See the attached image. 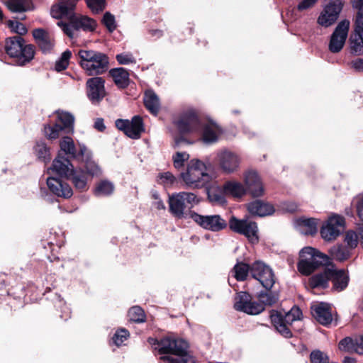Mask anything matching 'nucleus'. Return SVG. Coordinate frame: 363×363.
Instances as JSON below:
<instances>
[{"label": "nucleus", "mask_w": 363, "mask_h": 363, "mask_svg": "<svg viewBox=\"0 0 363 363\" xmlns=\"http://www.w3.org/2000/svg\"><path fill=\"white\" fill-rule=\"evenodd\" d=\"M130 320L137 323H143L145 320V315L143 310L139 306H133L128 311Z\"/></svg>", "instance_id": "nucleus-43"}, {"label": "nucleus", "mask_w": 363, "mask_h": 363, "mask_svg": "<svg viewBox=\"0 0 363 363\" xmlns=\"http://www.w3.org/2000/svg\"><path fill=\"white\" fill-rule=\"evenodd\" d=\"M318 220L315 218H302L298 221L300 231L305 235H313L318 230Z\"/></svg>", "instance_id": "nucleus-35"}, {"label": "nucleus", "mask_w": 363, "mask_h": 363, "mask_svg": "<svg viewBox=\"0 0 363 363\" xmlns=\"http://www.w3.org/2000/svg\"><path fill=\"white\" fill-rule=\"evenodd\" d=\"M129 336V333L125 329H120L116 332L113 337V342L117 345H121Z\"/></svg>", "instance_id": "nucleus-49"}, {"label": "nucleus", "mask_w": 363, "mask_h": 363, "mask_svg": "<svg viewBox=\"0 0 363 363\" xmlns=\"http://www.w3.org/2000/svg\"><path fill=\"white\" fill-rule=\"evenodd\" d=\"M5 4L11 12L19 14L18 18L20 20L26 18L23 13L30 9V5L26 0H8Z\"/></svg>", "instance_id": "nucleus-31"}, {"label": "nucleus", "mask_w": 363, "mask_h": 363, "mask_svg": "<svg viewBox=\"0 0 363 363\" xmlns=\"http://www.w3.org/2000/svg\"><path fill=\"white\" fill-rule=\"evenodd\" d=\"M352 203L355 205L357 215L363 220V196L354 197Z\"/></svg>", "instance_id": "nucleus-55"}, {"label": "nucleus", "mask_w": 363, "mask_h": 363, "mask_svg": "<svg viewBox=\"0 0 363 363\" xmlns=\"http://www.w3.org/2000/svg\"><path fill=\"white\" fill-rule=\"evenodd\" d=\"M355 340L350 337H345L339 342V349L344 351L354 350Z\"/></svg>", "instance_id": "nucleus-52"}, {"label": "nucleus", "mask_w": 363, "mask_h": 363, "mask_svg": "<svg viewBox=\"0 0 363 363\" xmlns=\"http://www.w3.org/2000/svg\"><path fill=\"white\" fill-rule=\"evenodd\" d=\"M45 136L49 140L61 138L60 150L53 160L52 170L55 177H49L47 184L56 196L67 198L68 181V113L57 111L53 116V121L44 127Z\"/></svg>", "instance_id": "nucleus-1"}, {"label": "nucleus", "mask_w": 363, "mask_h": 363, "mask_svg": "<svg viewBox=\"0 0 363 363\" xmlns=\"http://www.w3.org/2000/svg\"><path fill=\"white\" fill-rule=\"evenodd\" d=\"M345 242L347 244L346 247L352 251V250L357 247L358 245L357 233L352 230L347 232L345 236Z\"/></svg>", "instance_id": "nucleus-46"}, {"label": "nucleus", "mask_w": 363, "mask_h": 363, "mask_svg": "<svg viewBox=\"0 0 363 363\" xmlns=\"http://www.w3.org/2000/svg\"><path fill=\"white\" fill-rule=\"evenodd\" d=\"M114 190L115 186L112 182L102 179L96 184L94 194L96 196H108L111 195Z\"/></svg>", "instance_id": "nucleus-34"}, {"label": "nucleus", "mask_w": 363, "mask_h": 363, "mask_svg": "<svg viewBox=\"0 0 363 363\" xmlns=\"http://www.w3.org/2000/svg\"><path fill=\"white\" fill-rule=\"evenodd\" d=\"M178 130L183 134L197 132L200 128V123L196 113L189 110L184 112L174 122Z\"/></svg>", "instance_id": "nucleus-17"}, {"label": "nucleus", "mask_w": 363, "mask_h": 363, "mask_svg": "<svg viewBox=\"0 0 363 363\" xmlns=\"http://www.w3.org/2000/svg\"><path fill=\"white\" fill-rule=\"evenodd\" d=\"M331 281L333 282V290L339 292L347 288L350 277L346 270L337 269L335 265L332 264Z\"/></svg>", "instance_id": "nucleus-25"}, {"label": "nucleus", "mask_w": 363, "mask_h": 363, "mask_svg": "<svg viewBox=\"0 0 363 363\" xmlns=\"http://www.w3.org/2000/svg\"><path fill=\"white\" fill-rule=\"evenodd\" d=\"M331 270L332 264L325 268L323 272L311 277L309 280V286L312 289L327 288L329 285V281L331 280Z\"/></svg>", "instance_id": "nucleus-28"}, {"label": "nucleus", "mask_w": 363, "mask_h": 363, "mask_svg": "<svg viewBox=\"0 0 363 363\" xmlns=\"http://www.w3.org/2000/svg\"><path fill=\"white\" fill-rule=\"evenodd\" d=\"M352 1L358 12L354 30L350 37V45L351 52L359 55L363 53V0Z\"/></svg>", "instance_id": "nucleus-7"}, {"label": "nucleus", "mask_w": 363, "mask_h": 363, "mask_svg": "<svg viewBox=\"0 0 363 363\" xmlns=\"http://www.w3.org/2000/svg\"><path fill=\"white\" fill-rule=\"evenodd\" d=\"M208 198L212 202L223 204L225 203V199L223 194L218 191L211 190L208 192Z\"/></svg>", "instance_id": "nucleus-54"}, {"label": "nucleus", "mask_w": 363, "mask_h": 363, "mask_svg": "<svg viewBox=\"0 0 363 363\" xmlns=\"http://www.w3.org/2000/svg\"><path fill=\"white\" fill-rule=\"evenodd\" d=\"M199 203V199L194 193L179 192L169 196L170 212L177 218L184 216V209L186 204L194 206Z\"/></svg>", "instance_id": "nucleus-9"}, {"label": "nucleus", "mask_w": 363, "mask_h": 363, "mask_svg": "<svg viewBox=\"0 0 363 363\" xmlns=\"http://www.w3.org/2000/svg\"><path fill=\"white\" fill-rule=\"evenodd\" d=\"M316 1L317 0H300L297 9L298 11L306 10L312 7Z\"/></svg>", "instance_id": "nucleus-56"}, {"label": "nucleus", "mask_w": 363, "mask_h": 363, "mask_svg": "<svg viewBox=\"0 0 363 363\" xmlns=\"http://www.w3.org/2000/svg\"><path fill=\"white\" fill-rule=\"evenodd\" d=\"M177 181L176 177L169 172L159 173L157 182L164 187L172 186Z\"/></svg>", "instance_id": "nucleus-42"}, {"label": "nucleus", "mask_w": 363, "mask_h": 363, "mask_svg": "<svg viewBox=\"0 0 363 363\" xmlns=\"http://www.w3.org/2000/svg\"><path fill=\"white\" fill-rule=\"evenodd\" d=\"M183 140L182 138H178V139H176L175 140V146H179L180 143Z\"/></svg>", "instance_id": "nucleus-64"}, {"label": "nucleus", "mask_w": 363, "mask_h": 363, "mask_svg": "<svg viewBox=\"0 0 363 363\" xmlns=\"http://www.w3.org/2000/svg\"><path fill=\"white\" fill-rule=\"evenodd\" d=\"M272 323L277 331L285 337H291V332L284 322V317L281 314L276 312L271 315Z\"/></svg>", "instance_id": "nucleus-33"}, {"label": "nucleus", "mask_w": 363, "mask_h": 363, "mask_svg": "<svg viewBox=\"0 0 363 363\" xmlns=\"http://www.w3.org/2000/svg\"><path fill=\"white\" fill-rule=\"evenodd\" d=\"M74 118L72 115L69 114V133L73 132V123H74Z\"/></svg>", "instance_id": "nucleus-62"}, {"label": "nucleus", "mask_w": 363, "mask_h": 363, "mask_svg": "<svg viewBox=\"0 0 363 363\" xmlns=\"http://www.w3.org/2000/svg\"><path fill=\"white\" fill-rule=\"evenodd\" d=\"M259 301L265 306H272L279 300V294L277 292L267 291L260 292L258 296Z\"/></svg>", "instance_id": "nucleus-39"}, {"label": "nucleus", "mask_w": 363, "mask_h": 363, "mask_svg": "<svg viewBox=\"0 0 363 363\" xmlns=\"http://www.w3.org/2000/svg\"><path fill=\"white\" fill-rule=\"evenodd\" d=\"M341 0H334L330 2L323 9L318 18V23L324 27L331 26L337 20L342 9Z\"/></svg>", "instance_id": "nucleus-20"}, {"label": "nucleus", "mask_w": 363, "mask_h": 363, "mask_svg": "<svg viewBox=\"0 0 363 363\" xmlns=\"http://www.w3.org/2000/svg\"><path fill=\"white\" fill-rule=\"evenodd\" d=\"M109 74L119 88L123 89L128 86L130 82L129 73L125 68L118 67L111 69L109 71Z\"/></svg>", "instance_id": "nucleus-30"}, {"label": "nucleus", "mask_w": 363, "mask_h": 363, "mask_svg": "<svg viewBox=\"0 0 363 363\" xmlns=\"http://www.w3.org/2000/svg\"><path fill=\"white\" fill-rule=\"evenodd\" d=\"M221 133L220 128L216 123L208 122L203 126L202 140L207 144L216 143Z\"/></svg>", "instance_id": "nucleus-27"}, {"label": "nucleus", "mask_w": 363, "mask_h": 363, "mask_svg": "<svg viewBox=\"0 0 363 363\" xmlns=\"http://www.w3.org/2000/svg\"><path fill=\"white\" fill-rule=\"evenodd\" d=\"M69 179H72V183L77 189L79 190L86 189V179L82 172L74 171L69 168Z\"/></svg>", "instance_id": "nucleus-38"}, {"label": "nucleus", "mask_w": 363, "mask_h": 363, "mask_svg": "<svg viewBox=\"0 0 363 363\" xmlns=\"http://www.w3.org/2000/svg\"><path fill=\"white\" fill-rule=\"evenodd\" d=\"M5 50L11 57L17 58L18 65L23 66L34 57V48L31 45H24L20 36L9 38L6 40Z\"/></svg>", "instance_id": "nucleus-5"}, {"label": "nucleus", "mask_w": 363, "mask_h": 363, "mask_svg": "<svg viewBox=\"0 0 363 363\" xmlns=\"http://www.w3.org/2000/svg\"><path fill=\"white\" fill-rule=\"evenodd\" d=\"M103 23L109 31H113L116 29L115 18L109 12H106L103 17Z\"/></svg>", "instance_id": "nucleus-53"}, {"label": "nucleus", "mask_w": 363, "mask_h": 363, "mask_svg": "<svg viewBox=\"0 0 363 363\" xmlns=\"http://www.w3.org/2000/svg\"><path fill=\"white\" fill-rule=\"evenodd\" d=\"M301 311L297 307H293L289 311L285 313L284 316V324L288 327L289 325L297 320H299L301 316Z\"/></svg>", "instance_id": "nucleus-44"}, {"label": "nucleus", "mask_w": 363, "mask_h": 363, "mask_svg": "<svg viewBox=\"0 0 363 363\" xmlns=\"http://www.w3.org/2000/svg\"><path fill=\"white\" fill-rule=\"evenodd\" d=\"M250 274L267 290L272 289L275 283V277L272 269L262 262H255L250 266Z\"/></svg>", "instance_id": "nucleus-13"}, {"label": "nucleus", "mask_w": 363, "mask_h": 363, "mask_svg": "<svg viewBox=\"0 0 363 363\" xmlns=\"http://www.w3.org/2000/svg\"><path fill=\"white\" fill-rule=\"evenodd\" d=\"M189 159V155L186 152H177L172 156V161L174 167L180 169L182 167L184 166L186 162H187Z\"/></svg>", "instance_id": "nucleus-45"}, {"label": "nucleus", "mask_w": 363, "mask_h": 363, "mask_svg": "<svg viewBox=\"0 0 363 363\" xmlns=\"http://www.w3.org/2000/svg\"><path fill=\"white\" fill-rule=\"evenodd\" d=\"M345 225V218L339 215L330 216L320 230L322 238L327 241L335 240L341 233Z\"/></svg>", "instance_id": "nucleus-16"}, {"label": "nucleus", "mask_w": 363, "mask_h": 363, "mask_svg": "<svg viewBox=\"0 0 363 363\" xmlns=\"http://www.w3.org/2000/svg\"><path fill=\"white\" fill-rule=\"evenodd\" d=\"M247 210L251 214L260 217L270 216L274 212L272 205L260 200L248 203Z\"/></svg>", "instance_id": "nucleus-26"}, {"label": "nucleus", "mask_w": 363, "mask_h": 363, "mask_svg": "<svg viewBox=\"0 0 363 363\" xmlns=\"http://www.w3.org/2000/svg\"><path fill=\"white\" fill-rule=\"evenodd\" d=\"M328 253L330 256L311 247L303 248L300 252L298 271L303 274L308 275L318 266L330 263L331 259L342 262L351 256V250L342 244H336L331 247Z\"/></svg>", "instance_id": "nucleus-2"}, {"label": "nucleus", "mask_w": 363, "mask_h": 363, "mask_svg": "<svg viewBox=\"0 0 363 363\" xmlns=\"http://www.w3.org/2000/svg\"><path fill=\"white\" fill-rule=\"evenodd\" d=\"M350 21L347 19L341 21L336 26L330 36L329 50L333 53H337L343 48L348 36Z\"/></svg>", "instance_id": "nucleus-14"}, {"label": "nucleus", "mask_w": 363, "mask_h": 363, "mask_svg": "<svg viewBox=\"0 0 363 363\" xmlns=\"http://www.w3.org/2000/svg\"><path fill=\"white\" fill-rule=\"evenodd\" d=\"M77 3V0H69V12L73 9Z\"/></svg>", "instance_id": "nucleus-63"}, {"label": "nucleus", "mask_w": 363, "mask_h": 363, "mask_svg": "<svg viewBox=\"0 0 363 363\" xmlns=\"http://www.w3.org/2000/svg\"><path fill=\"white\" fill-rule=\"evenodd\" d=\"M94 127L96 130L100 132L104 131L106 129V125H104V119L101 118H96L94 121Z\"/></svg>", "instance_id": "nucleus-59"}, {"label": "nucleus", "mask_w": 363, "mask_h": 363, "mask_svg": "<svg viewBox=\"0 0 363 363\" xmlns=\"http://www.w3.org/2000/svg\"><path fill=\"white\" fill-rule=\"evenodd\" d=\"M116 59L120 65H129V64H135L136 59L133 55V53L129 52H124L120 54H118L116 56Z\"/></svg>", "instance_id": "nucleus-47"}, {"label": "nucleus", "mask_w": 363, "mask_h": 363, "mask_svg": "<svg viewBox=\"0 0 363 363\" xmlns=\"http://www.w3.org/2000/svg\"><path fill=\"white\" fill-rule=\"evenodd\" d=\"M96 27V23L93 19L80 14L69 12V29L75 30L82 29L85 31H93ZM72 38V34L69 30V38Z\"/></svg>", "instance_id": "nucleus-22"}, {"label": "nucleus", "mask_w": 363, "mask_h": 363, "mask_svg": "<svg viewBox=\"0 0 363 363\" xmlns=\"http://www.w3.org/2000/svg\"><path fill=\"white\" fill-rule=\"evenodd\" d=\"M148 342L151 345H157L155 349L160 353L174 354V357L186 354L189 348L188 342L179 338L166 337L160 342L154 338H149Z\"/></svg>", "instance_id": "nucleus-8"}, {"label": "nucleus", "mask_w": 363, "mask_h": 363, "mask_svg": "<svg viewBox=\"0 0 363 363\" xmlns=\"http://www.w3.org/2000/svg\"><path fill=\"white\" fill-rule=\"evenodd\" d=\"M104 79L99 77L90 78L86 82L87 94L93 103H99L106 95Z\"/></svg>", "instance_id": "nucleus-21"}, {"label": "nucleus", "mask_w": 363, "mask_h": 363, "mask_svg": "<svg viewBox=\"0 0 363 363\" xmlns=\"http://www.w3.org/2000/svg\"><path fill=\"white\" fill-rule=\"evenodd\" d=\"M216 160L220 169L227 174L238 172L241 162V158L236 152L227 149L218 151Z\"/></svg>", "instance_id": "nucleus-12"}, {"label": "nucleus", "mask_w": 363, "mask_h": 363, "mask_svg": "<svg viewBox=\"0 0 363 363\" xmlns=\"http://www.w3.org/2000/svg\"><path fill=\"white\" fill-rule=\"evenodd\" d=\"M86 3L93 13L101 12L106 7V0H86Z\"/></svg>", "instance_id": "nucleus-48"}, {"label": "nucleus", "mask_w": 363, "mask_h": 363, "mask_svg": "<svg viewBox=\"0 0 363 363\" xmlns=\"http://www.w3.org/2000/svg\"><path fill=\"white\" fill-rule=\"evenodd\" d=\"M33 35L40 50L45 54L50 53L55 46L53 37L46 30L38 28L33 31Z\"/></svg>", "instance_id": "nucleus-23"}, {"label": "nucleus", "mask_w": 363, "mask_h": 363, "mask_svg": "<svg viewBox=\"0 0 363 363\" xmlns=\"http://www.w3.org/2000/svg\"><path fill=\"white\" fill-rule=\"evenodd\" d=\"M180 177L189 189L202 188L210 179L205 163L196 159L188 162L186 169L181 172Z\"/></svg>", "instance_id": "nucleus-3"}, {"label": "nucleus", "mask_w": 363, "mask_h": 363, "mask_svg": "<svg viewBox=\"0 0 363 363\" xmlns=\"http://www.w3.org/2000/svg\"><path fill=\"white\" fill-rule=\"evenodd\" d=\"M234 307L237 311H242L250 315H257L264 311L263 304L252 301L251 296L241 291L235 298Z\"/></svg>", "instance_id": "nucleus-15"}, {"label": "nucleus", "mask_w": 363, "mask_h": 363, "mask_svg": "<svg viewBox=\"0 0 363 363\" xmlns=\"http://www.w3.org/2000/svg\"><path fill=\"white\" fill-rule=\"evenodd\" d=\"M79 56L81 66L89 75L101 74L108 68V57L104 53L94 50H80Z\"/></svg>", "instance_id": "nucleus-4"}, {"label": "nucleus", "mask_w": 363, "mask_h": 363, "mask_svg": "<svg viewBox=\"0 0 363 363\" xmlns=\"http://www.w3.org/2000/svg\"><path fill=\"white\" fill-rule=\"evenodd\" d=\"M116 126L133 139H138L144 131L143 120L138 116H134L131 121L118 119L116 121Z\"/></svg>", "instance_id": "nucleus-18"}, {"label": "nucleus", "mask_w": 363, "mask_h": 363, "mask_svg": "<svg viewBox=\"0 0 363 363\" xmlns=\"http://www.w3.org/2000/svg\"><path fill=\"white\" fill-rule=\"evenodd\" d=\"M70 157L84 162L86 173L91 177H99L102 174L101 167L91 160V151L84 144L78 143L75 145L74 141L69 139Z\"/></svg>", "instance_id": "nucleus-6"}, {"label": "nucleus", "mask_w": 363, "mask_h": 363, "mask_svg": "<svg viewBox=\"0 0 363 363\" xmlns=\"http://www.w3.org/2000/svg\"><path fill=\"white\" fill-rule=\"evenodd\" d=\"M144 104L146 108L154 115H157L160 108V101L157 95L152 90L145 93Z\"/></svg>", "instance_id": "nucleus-32"}, {"label": "nucleus", "mask_w": 363, "mask_h": 363, "mask_svg": "<svg viewBox=\"0 0 363 363\" xmlns=\"http://www.w3.org/2000/svg\"><path fill=\"white\" fill-rule=\"evenodd\" d=\"M223 191L225 195L235 198H241L246 194V189L244 185L235 180L226 182L223 186Z\"/></svg>", "instance_id": "nucleus-29"}, {"label": "nucleus", "mask_w": 363, "mask_h": 363, "mask_svg": "<svg viewBox=\"0 0 363 363\" xmlns=\"http://www.w3.org/2000/svg\"><path fill=\"white\" fill-rule=\"evenodd\" d=\"M7 25L13 32L20 35H25L27 33L26 26L20 22L9 20L7 22Z\"/></svg>", "instance_id": "nucleus-50"}, {"label": "nucleus", "mask_w": 363, "mask_h": 363, "mask_svg": "<svg viewBox=\"0 0 363 363\" xmlns=\"http://www.w3.org/2000/svg\"><path fill=\"white\" fill-rule=\"evenodd\" d=\"M68 67V50L63 52L61 58L55 63V70L61 72Z\"/></svg>", "instance_id": "nucleus-51"}, {"label": "nucleus", "mask_w": 363, "mask_h": 363, "mask_svg": "<svg viewBox=\"0 0 363 363\" xmlns=\"http://www.w3.org/2000/svg\"><path fill=\"white\" fill-rule=\"evenodd\" d=\"M152 197L155 199V201L153 203V206L158 210H164L165 205L162 199L159 197L157 194H153Z\"/></svg>", "instance_id": "nucleus-57"}, {"label": "nucleus", "mask_w": 363, "mask_h": 363, "mask_svg": "<svg viewBox=\"0 0 363 363\" xmlns=\"http://www.w3.org/2000/svg\"><path fill=\"white\" fill-rule=\"evenodd\" d=\"M352 65L355 69L358 71L363 70V59H358L354 60L352 62Z\"/></svg>", "instance_id": "nucleus-60"}, {"label": "nucleus", "mask_w": 363, "mask_h": 363, "mask_svg": "<svg viewBox=\"0 0 363 363\" xmlns=\"http://www.w3.org/2000/svg\"><path fill=\"white\" fill-rule=\"evenodd\" d=\"M57 26L62 28V30L66 35H68V24L66 21H63L62 20L59 21L57 22Z\"/></svg>", "instance_id": "nucleus-61"}, {"label": "nucleus", "mask_w": 363, "mask_h": 363, "mask_svg": "<svg viewBox=\"0 0 363 363\" xmlns=\"http://www.w3.org/2000/svg\"><path fill=\"white\" fill-rule=\"evenodd\" d=\"M244 186L246 194H250L253 197H260L264 193L262 179L257 172L254 170L246 171L243 174Z\"/></svg>", "instance_id": "nucleus-19"}, {"label": "nucleus", "mask_w": 363, "mask_h": 363, "mask_svg": "<svg viewBox=\"0 0 363 363\" xmlns=\"http://www.w3.org/2000/svg\"><path fill=\"white\" fill-rule=\"evenodd\" d=\"M189 217L200 227L213 232H218L227 227V223L220 215H200L196 212H189Z\"/></svg>", "instance_id": "nucleus-11"}, {"label": "nucleus", "mask_w": 363, "mask_h": 363, "mask_svg": "<svg viewBox=\"0 0 363 363\" xmlns=\"http://www.w3.org/2000/svg\"><path fill=\"white\" fill-rule=\"evenodd\" d=\"M313 316L323 325L331 323L333 320L331 308L328 303H319L311 306Z\"/></svg>", "instance_id": "nucleus-24"}, {"label": "nucleus", "mask_w": 363, "mask_h": 363, "mask_svg": "<svg viewBox=\"0 0 363 363\" xmlns=\"http://www.w3.org/2000/svg\"><path fill=\"white\" fill-rule=\"evenodd\" d=\"M354 351L359 354H363V335L355 339Z\"/></svg>", "instance_id": "nucleus-58"}, {"label": "nucleus", "mask_w": 363, "mask_h": 363, "mask_svg": "<svg viewBox=\"0 0 363 363\" xmlns=\"http://www.w3.org/2000/svg\"><path fill=\"white\" fill-rule=\"evenodd\" d=\"M50 13L52 16L57 19L66 18L68 15V0H58V2L52 6Z\"/></svg>", "instance_id": "nucleus-36"}, {"label": "nucleus", "mask_w": 363, "mask_h": 363, "mask_svg": "<svg viewBox=\"0 0 363 363\" xmlns=\"http://www.w3.org/2000/svg\"><path fill=\"white\" fill-rule=\"evenodd\" d=\"M168 363H196L195 358L190 354L188 351L186 354L179 356V357H173L171 355L164 356L161 358Z\"/></svg>", "instance_id": "nucleus-40"}, {"label": "nucleus", "mask_w": 363, "mask_h": 363, "mask_svg": "<svg viewBox=\"0 0 363 363\" xmlns=\"http://www.w3.org/2000/svg\"><path fill=\"white\" fill-rule=\"evenodd\" d=\"M229 227L233 232L244 235L250 242H258V228L255 222L247 218L238 219L233 216L229 220Z\"/></svg>", "instance_id": "nucleus-10"}, {"label": "nucleus", "mask_w": 363, "mask_h": 363, "mask_svg": "<svg viewBox=\"0 0 363 363\" xmlns=\"http://www.w3.org/2000/svg\"><path fill=\"white\" fill-rule=\"evenodd\" d=\"M34 154L39 160L47 162L50 160V148L45 143L38 141L33 147Z\"/></svg>", "instance_id": "nucleus-37"}, {"label": "nucleus", "mask_w": 363, "mask_h": 363, "mask_svg": "<svg viewBox=\"0 0 363 363\" xmlns=\"http://www.w3.org/2000/svg\"><path fill=\"white\" fill-rule=\"evenodd\" d=\"M250 273V267L245 263H238L233 268L234 277L238 281H243L248 273Z\"/></svg>", "instance_id": "nucleus-41"}]
</instances>
